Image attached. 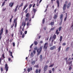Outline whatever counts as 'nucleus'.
<instances>
[{
  "label": "nucleus",
  "instance_id": "nucleus-54",
  "mask_svg": "<svg viewBox=\"0 0 73 73\" xmlns=\"http://www.w3.org/2000/svg\"><path fill=\"white\" fill-rule=\"evenodd\" d=\"M8 61H11V58H8Z\"/></svg>",
  "mask_w": 73,
  "mask_h": 73
},
{
  "label": "nucleus",
  "instance_id": "nucleus-8",
  "mask_svg": "<svg viewBox=\"0 0 73 73\" xmlns=\"http://www.w3.org/2000/svg\"><path fill=\"white\" fill-rule=\"evenodd\" d=\"M35 73H40L41 72V69H39L38 70V69H37L35 70Z\"/></svg>",
  "mask_w": 73,
  "mask_h": 73
},
{
  "label": "nucleus",
  "instance_id": "nucleus-47",
  "mask_svg": "<svg viewBox=\"0 0 73 73\" xmlns=\"http://www.w3.org/2000/svg\"><path fill=\"white\" fill-rule=\"evenodd\" d=\"M52 72H54V68H52Z\"/></svg>",
  "mask_w": 73,
  "mask_h": 73
},
{
  "label": "nucleus",
  "instance_id": "nucleus-52",
  "mask_svg": "<svg viewBox=\"0 0 73 73\" xmlns=\"http://www.w3.org/2000/svg\"><path fill=\"white\" fill-rule=\"evenodd\" d=\"M17 11V9H16V8H15V9L14 10V12H16V11Z\"/></svg>",
  "mask_w": 73,
  "mask_h": 73
},
{
  "label": "nucleus",
  "instance_id": "nucleus-62",
  "mask_svg": "<svg viewBox=\"0 0 73 73\" xmlns=\"http://www.w3.org/2000/svg\"><path fill=\"white\" fill-rule=\"evenodd\" d=\"M1 58H0V64H1Z\"/></svg>",
  "mask_w": 73,
  "mask_h": 73
},
{
  "label": "nucleus",
  "instance_id": "nucleus-40",
  "mask_svg": "<svg viewBox=\"0 0 73 73\" xmlns=\"http://www.w3.org/2000/svg\"><path fill=\"white\" fill-rule=\"evenodd\" d=\"M54 66V64H51L50 65L49 67L50 68L51 67H52Z\"/></svg>",
  "mask_w": 73,
  "mask_h": 73
},
{
  "label": "nucleus",
  "instance_id": "nucleus-60",
  "mask_svg": "<svg viewBox=\"0 0 73 73\" xmlns=\"http://www.w3.org/2000/svg\"><path fill=\"white\" fill-rule=\"evenodd\" d=\"M49 46H52V43L50 44Z\"/></svg>",
  "mask_w": 73,
  "mask_h": 73
},
{
  "label": "nucleus",
  "instance_id": "nucleus-39",
  "mask_svg": "<svg viewBox=\"0 0 73 73\" xmlns=\"http://www.w3.org/2000/svg\"><path fill=\"white\" fill-rule=\"evenodd\" d=\"M55 29V27H54L53 28H52L50 29V31H53Z\"/></svg>",
  "mask_w": 73,
  "mask_h": 73
},
{
  "label": "nucleus",
  "instance_id": "nucleus-64",
  "mask_svg": "<svg viewBox=\"0 0 73 73\" xmlns=\"http://www.w3.org/2000/svg\"><path fill=\"white\" fill-rule=\"evenodd\" d=\"M10 22L11 23L12 22V19H10Z\"/></svg>",
  "mask_w": 73,
  "mask_h": 73
},
{
  "label": "nucleus",
  "instance_id": "nucleus-35",
  "mask_svg": "<svg viewBox=\"0 0 73 73\" xmlns=\"http://www.w3.org/2000/svg\"><path fill=\"white\" fill-rule=\"evenodd\" d=\"M1 70L2 72H3V67H1Z\"/></svg>",
  "mask_w": 73,
  "mask_h": 73
},
{
  "label": "nucleus",
  "instance_id": "nucleus-29",
  "mask_svg": "<svg viewBox=\"0 0 73 73\" xmlns=\"http://www.w3.org/2000/svg\"><path fill=\"white\" fill-rule=\"evenodd\" d=\"M61 29H62V27L61 26L59 27V28H58V30L59 31H61Z\"/></svg>",
  "mask_w": 73,
  "mask_h": 73
},
{
  "label": "nucleus",
  "instance_id": "nucleus-57",
  "mask_svg": "<svg viewBox=\"0 0 73 73\" xmlns=\"http://www.w3.org/2000/svg\"><path fill=\"white\" fill-rule=\"evenodd\" d=\"M17 26V22H16L15 23V28H16V27Z\"/></svg>",
  "mask_w": 73,
  "mask_h": 73
},
{
  "label": "nucleus",
  "instance_id": "nucleus-4",
  "mask_svg": "<svg viewBox=\"0 0 73 73\" xmlns=\"http://www.w3.org/2000/svg\"><path fill=\"white\" fill-rule=\"evenodd\" d=\"M27 20H28V19H25V21L23 22L22 24V26H23V25L24 27H25V26L26 25V21Z\"/></svg>",
  "mask_w": 73,
  "mask_h": 73
},
{
  "label": "nucleus",
  "instance_id": "nucleus-7",
  "mask_svg": "<svg viewBox=\"0 0 73 73\" xmlns=\"http://www.w3.org/2000/svg\"><path fill=\"white\" fill-rule=\"evenodd\" d=\"M56 46H53L52 47H51L50 48V49L51 50H54V49H56Z\"/></svg>",
  "mask_w": 73,
  "mask_h": 73
},
{
  "label": "nucleus",
  "instance_id": "nucleus-3",
  "mask_svg": "<svg viewBox=\"0 0 73 73\" xmlns=\"http://www.w3.org/2000/svg\"><path fill=\"white\" fill-rule=\"evenodd\" d=\"M3 28H2L1 29V30L0 31V40H1V38H2L1 35H2V34H3Z\"/></svg>",
  "mask_w": 73,
  "mask_h": 73
},
{
  "label": "nucleus",
  "instance_id": "nucleus-15",
  "mask_svg": "<svg viewBox=\"0 0 73 73\" xmlns=\"http://www.w3.org/2000/svg\"><path fill=\"white\" fill-rule=\"evenodd\" d=\"M34 49H35V50H36L37 52H38H38L39 50V48H38L37 47H35V48Z\"/></svg>",
  "mask_w": 73,
  "mask_h": 73
},
{
  "label": "nucleus",
  "instance_id": "nucleus-19",
  "mask_svg": "<svg viewBox=\"0 0 73 73\" xmlns=\"http://www.w3.org/2000/svg\"><path fill=\"white\" fill-rule=\"evenodd\" d=\"M27 6H28V4H27L26 5H25L23 9V11H24V10L26 8H27Z\"/></svg>",
  "mask_w": 73,
  "mask_h": 73
},
{
  "label": "nucleus",
  "instance_id": "nucleus-36",
  "mask_svg": "<svg viewBox=\"0 0 73 73\" xmlns=\"http://www.w3.org/2000/svg\"><path fill=\"white\" fill-rule=\"evenodd\" d=\"M32 7V5L30 4L29 5V9H30L31 8V7Z\"/></svg>",
  "mask_w": 73,
  "mask_h": 73
},
{
  "label": "nucleus",
  "instance_id": "nucleus-50",
  "mask_svg": "<svg viewBox=\"0 0 73 73\" xmlns=\"http://www.w3.org/2000/svg\"><path fill=\"white\" fill-rule=\"evenodd\" d=\"M33 52L34 54H35V53H36V50H33Z\"/></svg>",
  "mask_w": 73,
  "mask_h": 73
},
{
  "label": "nucleus",
  "instance_id": "nucleus-56",
  "mask_svg": "<svg viewBox=\"0 0 73 73\" xmlns=\"http://www.w3.org/2000/svg\"><path fill=\"white\" fill-rule=\"evenodd\" d=\"M52 71L51 70H50L49 71V73H52Z\"/></svg>",
  "mask_w": 73,
  "mask_h": 73
},
{
  "label": "nucleus",
  "instance_id": "nucleus-31",
  "mask_svg": "<svg viewBox=\"0 0 73 73\" xmlns=\"http://www.w3.org/2000/svg\"><path fill=\"white\" fill-rule=\"evenodd\" d=\"M34 67L36 68H38V64L37 65H35L34 66Z\"/></svg>",
  "mask_w": 73,
  "mask_h": 73
},
{
  "label": "nucleus",
  "instance_id": "nucleus-45",
  "mask_svg": "<svg viewBox=\"0 0 73 73\" xmlns=\"http://www.w3.org/2000/svg\"><path fill=\"white\" fill-rule=\"evenodd\" d=\"M69 49V47H68L66 49V50L67 51H68V50Z\"/></svg>",
  "mask_w": 73,
  "mask_h": 73
},
{
  "label": "nucleus",
  "instance_id": "nucleus-21",
  "mask_svg": "<svg viewBox=\"0 0 73 73\" xmlns=\"http://www.w3.org/2000/svg\"><path fill=\"white\" fill-rule=\"evenodd\" d=\"M34 44L35 45H37L38 44V42L36 41H35L34 42Z\"/></svg>",
  "mask_w": 73,
  "mask_h": 73
},
{
  "label": "nucleus",
  "instance_id": "nucleus-61",
  "mask_svg": "<svg viewBox=\"0 0 73 73\" xmlns=\"http://www.w3.org/2000/svg\"><path fill=\"white\" fill-rule=\"evenodd\" d=\"M35 14H34L33 15L32 17V19H33V18H34V17H35Z\"/></svg>",
  "mask_w": 73,
  "mask_h": 73
},
{
  "label": "nucleus",
  "instance_id": "nucleus-9",
  "mask_svg": "<svg viewBox=\"0 0 73 73\" xmlns=\"http://www.w3.org/2000/svg\"><path fill=\"white\" fill-rule=\"evenodd\" d=\"M33 70V68H32V67H31L30 68H29L27 70L28 73H29V72H30V71H31V70Z\"/></svg>",
  "mask_w": 73,
  "mask_h": 73
},
{
  "label": "nucleus",
  "instance_id": "nucleus-25",
  "mask_svg": "<svg viewBox=\"0 0 73 73\" xmlns=\"http://www.w3.org/2000/svg\"><path fill=\"white\" fill-rule=\"evenodd\" d=\"M62 36H61L60 37V39H59V40L60 42H61V41H62Z\"/></svg>",
  "mask_w": 73,
  "mask_h": 73
},
{
  "label": "nucleus",
  "instance_id": "nucleus-59",
  "mask_svg": "<svg viewBox=\"0 0 73 73\" xmlns=\"http://www.w3.org/2000/svg\"><path fill=\"white\" fill-rule=\"evenodd\" d=\"M27 33V31H25V34L26 35Z\"/></svg>",
  "mask_w": 73,
  "mask_h": 73
},
{
  "label": "nucleus",
  "instance_id": "nucleus-26",
  "mask_svg": "<svg viewBox=\"0 0 73 73\" xmlns=\"http://www.w3.org/2000/svg\"><path fill=\"white\" fill-rule=\"evenodd\" d=\"M17 19H15L14 20L13 23H17Z\"/></svg>",
  "mask_w": 73,
  "mask_h": 73
},
{
  "label": "nucleus",
  "instance_id": "nucleus-51",
  "mask_svg": "<svg viewBox=\"0 0 73 73\" xmlns=\"http://www.w3.org/2000/svg\"><path fill=\"white\" fill-rule=\"evenodd\" d=\"M25 37V35L24 34H23L22 35V38H24Z\"/></svg>",
  "mask_w": 73,
  "mask_h": 73
},
{
  "label": "nucleus",
  "instance_id": "nucleus-24",
  "mask_svg": "<svg viewBox=\"0 0 73 73\" xmlns=\"http://www.w3.org/2000/svg\"><path fill=\"white\" fill-rule=\"evenodd\" d=\"M52 26L54 24V22H51L50 24Z\"/></svg>",
  "mask_w": 73,
  "mask_h": 73
},
{
  "label": "nucleus",
  "instance_id": "nucleus-12",
  "mask_svg": "<svg viewBox=\"0 0 73 73\" xmlns=\"http://www.w3.org/2000/svg\"><path fill=\"white\" fill-rule=\"evenodd\" d=\"M35 60H31V63L32 65H34L35 64Z\"/></svg>",
  "mask_w": 73,
  "mask_h": 73
},
{
  "label": "nucleus",
  "instance_id": "nucleus-18",
  "mask_svg": "<svg viewBox=\"0 0 73 73\" xmlns=\"http://www.w3.org/2000/svg\"><path fill=\"white\" fill-rule=\"evenodd\" d=\"M25 16L27 17H30V14L29 13H27L26 15Z\"/></svg>",
  "mask_w": 73,
  "mask_h": 73
},
{
  "label": "nucleus",
  "instance_id": "nucleus-34",
  "mask_svg": "<svg viewBox=\"0 0 73 73\" xmlns=\"http://www.w3.org/2000/svg\"><path fill=\"white\" fill-rule=\"evenodd\" d=\"M25 13H28V9H27L25 11Z\"/></svg>",
  "mask_w": 73,
  "mask_h": 73
},
{
  "label": "nucleus",
  "instance_id": "nucleus-16",
  "mask_svg": "<svg viewBox=\"0 0 73 73\" xmlns=\"http://www.w3.org/2000/svg\"><path fill=\"white\" fill-rule=\"evenodd\" d=\"M56 3L57 4L58 7H60V2H59V0H57L56 1Z\"/></svg>",
  "mask_w": 73,
  "mask_h": 73
},
{
  "label": "nucleus",
  "instance_id": "nucleus-17",
  "mask_svg": "<svg viewBox=\"0 0 73 73\" xmlns=\"http://www.w3.org/2000/svg\"><path fill=\"white\" fill-rule=\"evenodd\" d=\"M70 5H71V2H69L67 5V8H69V7H70Z\"/></svg>",
  "mask_w": 73,
  "mask_h": 73
},
{
  "label": "nucleus",
  "instance_id": "nucleus-48",
  "mask_svg": "<svg viewBox=\"0 0 73 73\" xmlns=\"http://www.w3.org/2000/svg\"><path fill=\"white\" fill-rule=\"evenodd\" d=\"M13 46H15V42H13Z\"/></svg>",
  "mask_w": 73,
  "mask_h": 73
},
{
  "label": "nucleus",
  "instance_id": "nucleus-10",
  "mask_svg": "<svg viewBox=\"0 0 73 73\" xmlns=\"http://www.w3.org/2000/svg\"><path fill=\"white\" fill-rule=\"evenodd\" d=\"M13 3L12 2H10L9 4V7H12L13 6Z\"/></svg>",
  "mask_w": 73,
  "mask_h": 73
},
{
  "label": "nucleus",
  "instance_id": "nucleus-53",
  "mask_svg": "<svg viewBox=\"0 0 73 73\" xmlns=\"http://www.w3.org/2000/svg\"><path fill=\"white\" fill-rule=\"evenodd\" d=\"M33 44L31 45L30 46V48H32V46H33Z\"/></svg>",
  "mask_w": 73,
  "mask_h": 73
},
{
  "label": "nucleus",
  "instance_id": "nucleus-27",
  "mask_svg": "<svg viewBox=\"0 0 73 73\" xmlns=\"http://www.w3.org/2000/svg\"><path fill=\"white\" fill-rule=\"evenodd\" d=\"M61 46H59V47L58 48V52H60V51L61 50Z\"/></svg>",
  "mask_w": 73,
  "mask_h": 73
},
{
  "label": "nucleus",
  "instance_id": "nucleus-13",
  "mask_svg": "<svg viewBox=\"0 0 73 73\" xmlns=\"http://www.w3.org/2000/svg\"><path fill=\"white\" fill-rule=\"evenodd\" d=\"M67 5L66 4H64L63 6V9L64 11L65 10V9H66V7Z\"/></svg>",
  "mask_w": 73,
  "mask_h": 73
},
{
  "label": "nucleus",
  "instance_id": "nucleus-2",
  "mask_svg": "<svg viewBox=\"0 0 73 73\" xmlns=\"http://www.w3.org/2000/svg\"><path fill=\"white\" fill-rule=\"evenodd\" d=\"M42 46H41L39 47V50L38 52L37 53V56H39V55H40V54L41 53L42 50Z\"/></svg>",
  "mask_w": 73,
  "mask_h": 73
},
{
  "label": "nucleus",
  "instance_id": "nucleus-58",
  "mask_svg": "<svg viewBox=\"0 0 73 73\" xmlns=\"http://www.w3.org/2000/svg\"><path fill=\"white\" fill-rule=\"evenodd\" d=\"M62 45H66V43H64L62 44Z\"/></svg>",
  "mask_w": 73,
  "mask_h": 73
},
{
  "label": "nucleus",
  "instance_id": "nucleus-63",
  "mask_svg": "<svg viewBox=\"0 0 73 73\" xmlns=\"http://www.w3.org/2000/svg\"><path fill=\"white\" fill-rule=\"evenodd\" d=\"M6 10V8L3 9V11H5Z\"/></svg>",
  "mask_w": 73,
  "mask_h": 73
},
{
  "label": "nucleus",
  "instance_id": "nucleus-6",
  "mask_svg": "<svg viewBox=\"0 0 73 73\" xmlns=\"http://www.w3.org/2000/svg\"><path fill=\"white\" fill-rule=\"evenodd\" d=\"M48 69V66L47 65L45 66L44 68V72H45Z\"/></svg>",
  "mask_w": 73,
  "mask_h": 73
},
{
  "label": "nucleus",
  "instance_id": "nucleus-55",
  "mask_svg": "<svg viewBox=\"0 0 73 73\" xmlns=\"http://www.w3.org/2000/svg\"><path fill=\"white\" fill-rule=\"evenodd\" d=\"M40 44H42L43 43V42L42 41H41L39 42Z\"/></svg>",
  "mask_w": 73,
  "mask_h": 73
},
{
  "label": "nucleus",
  "instance_id": "nucleus-30",
  "mask_svg": "<svg viewBox=\"0 0 73 73\" xmlns=\"http://www.w3.org/2000/svg\"><path fill=\"white\" fill-rule=\"evenodd\" d=\"M40 60H42V55H40Z\"/></svg>",
  "mask_w": 73,
  "mask_h": 73
},
{
  "label": "nucleus",
  "instance_id": "nucleus-28",
  "mask_svg": "<svg viewBox=\"0 0 73 73\" xmlns=\"http://www.w3.org/2000/svg\"><path fill=\"white\" fill-rule=\"evenodd\" d=\"M53 38L54 40L56 39V35H54L53 36Z\"/></svg>",
  "mask_w": 73,
  "mask_h": 73
},
{
  "label": "nucleus",
  "instance_id": "nucleus-46",
  "mask_svg": "<svg viewBox=\"0 0 73 73\" xmlns=\"http://www.w3.org/2000/svg\"><path fill=\"white\" fill-rule=\"evenodd\" d=\"M31 57H33V52H32L31 54Z\"/></svg>",
  "mask_w": 73,
  "mask_h": 73
},
{
  "label": "nucleus",
  "instance_id": "nucleus-1",
  "mask_svg": "<svg viewBox=\"0 0 73 73\" xmlns=\"http://www.w3.org/2000/svg\"><path fill=\"white\" fill-rule=\"evenodd\" d=\"M48 43L46 42L44 43V46L43 47V49H44V50H46L48 49Z\"/></svg>",
  "mask_w": 73,
  "mask_h": 73
},
{
  "label": "nucleus",
  "instance_id": "nucleus-14",
  "mask_svg": "<svg viewBox=\"0 0 73 73\" xmlns=\"http://www.w3.org/2000/svg\"><path fill=\"white\" fill-rule=\"evenodd\" d=\"M33 11L34 14V15H35L36 12V11H37V9H35L34 8H33Z\"/></svg>",
  "mask_w": 73,
  "mask_h": 73
},
{
  "label": "nucleus",
  "instance_id": "nucleus-20",
  "mask_svg": "<svg viewBox=\"0 0 73 73\" xmlns=\"http://www.w3.org/2000/svg\"><path fill=\"white\" fill-rule=\"evenodd\" d=\"M9 38H8V39H7L6 40V43H7V45L9 44Z\"/></svg>",
  "mask_w": 73,
  "mask_h": 73
},
{
  "label": "nucleus",
  "instance_id": "nucleus-5",
  "mask_svg": "<svg viewBox=\"0 0 73 73\" xmlns=\"http://www.w3.org/2000/svg\"><path fill=\"white\" fill-rule=\"evenodd\" d=\"M8 68H9V67L8 66V64H5V68L6 69V72H7L8 70Z\"/></svg>",
  "mask_w": 73,
  "mask_h": 73
},
{
  "label": "nucleus",
  "instance_id": "nucleus-42",
  "mask_svg": "<svg viewBox=\"0 0 73 73\" xmlns=\"http://www.w3.org/2000/svg\"><path fill=\"white\" fill-rule=\"evenodd\" d=\"M45 23V19H43L42 20V24H44Z\"/></svg>",
  "mask_w": 73,
  "mask_h": 73
},
{
  "label": "nucleus",
  "instance_id": "nucleus-49",
  "mask_svg": "<svg viewBox=\"0 0 73 73\" xmlns=\"http://www.w3.org/2000/svg\"><path fill=\"white\" fill-rule=\"evenodd\" d=\"M57 9H55L54 10V12L55 13H56V11H57Z\"/></svg>",
  "mask_w": 73,
  "mask_h": 73
},
{
  "label": "nucleus",
  "instance_id": "nucleus-32",
  "mask_svg": "<svg viewBox=\"0 0 73 73\" xmlns=\"http://www.w3.org/2000/svg\"><path fill=\"white\" fill-rule=\"evenodd\" d=\"M23 5V3H22L19 6V8H20V7H22Z\"/></svg>",
  "mask_w": 73,
  "mask_h": 73
},
{
  "label": "nucleus",
  "instance_id": "nucleus-22",
  "mask_svg": "<svg viewBox=\"0 0 73 73\" xmlns=\"http://www.w3.org/2000/svg\"><path fill=\"white\" fill-rule=\"evenodd\" d=\"M56 33L57 35H58L59 33H60V32H58V29L56 30Z\"/></svg>",
  "mask_w": 73,
  "mask_h": 73
},
{
  "label": "nucleus",
  "instance_id": "nucleus-41",
  "mask_svg": "<svg viewBox=\"0 0 73 73\" xmlns=\"http://www.w3.org/2000/svg\"><path fill=\"white\" fill-rule=\"evenodd\" d=\"M5 1H4L3 2V3L2 4V7H3V6L4 5V4H5Z\"/></svg>",
  "mask_w": 73,
  "mask_h": 73
},
{
  "label": "nucleus",
  "instance_id": "nucleus-11",
  "mask_svg": "<svg viewBox=\"0 0 73 73\" xmlns=\"http://www.w3.org/2000/svg\"><path fill=\"white\" fill-rule=\"evenodd\" d=\"M31 20H30L29 22H27V26H28L29 25H31Z\"/></svg>",
  "mask_w": 73,
  "mask_h": 73
},
{
  "label": "nucleus",
  "instance_id": "nucleus-33",
  "mask_svg": "<svg viewBox=\"0 0 73 73\" xmlns=\"http://www.w3.org/2000/svg\"><path fill=\"white\" fill-rule=\"evenodd\" d=\"M60 19H62L63 18V14H61L60 16Z\"/></svg>",
  "mask_w": 73,
  "mask_h": 73
},
{
  "label": "nucleus",
  "instance_id": "nucleus-23",
  "mask_svg": "<svg viewBox=\"0 0 73 73\" xmlns=\"http://www.w3.org/2000/svg\"><path fill=\"white\" fill-rule=\"evenodd\" d=\"M71 66L72 65H70V66H69V70L70 71V70H72V67H71Z\"/></svg>",
  "mask_w": 73,
  "mask_h": 73
},
{
  "label": "nucleus",
  "instance_id": "nucleus-37",
  "mask_svg": "<svg viewBox=\"0 0 73 73\" xmlns=\"http://www.w3.org/2000/svg\"><path fill=\"white\" fill-rule=\"evenodd\" d=\"M57 15H55L54 16V19H57Z\"/></svg>",
  "mask_w": 73,
  "mask_h": 73
},
{
  "label": "nucleus",
  "instance_id": "nucleus-38",
  "mask_svg": "<svg viewBox=\"0 0 73 73\" xmlns=\"http://www.w3.org/2000/svg\"><path fill=\"white\" fill-rule=\"evenodd\" d=\"M72 64V60L70 61V62H69L68 63V64H69V65H70V64Z\"/></svg>",
  "mask_w": 73,
  "mask_h": 73
},
{
  "label": "nucleus",
  "instance_id": "nucleus-44",
  "mask_svg": "<svg viewBox=\"0 0 73 73\" xmlns=\"http://www.w3.org/2000/svg\"><path fill=\"white\" fill-rule=\"evenodd\" d=\"M8 31L7 29L6 30V31H5V33L6 34H8Z\"/></svg>",
  "mask_w": 73,
  "mask_h": 73
},
{
  "label": "nucleus",
  "instance_id": "nucleus-43",
  "mask_svg": "<svg viewBox=\"0 0 73 73\" xmlns=\"http://www.w3.org/2000/svg\"><path fill=\"white\" fill-rule=\"evenodd\" d=\"M2 57L3 58H5V56H4V54H3L2 55Z\"/></svg>",
  "mask_w": 73,
  "mask_h": 73
}]
</instances>
